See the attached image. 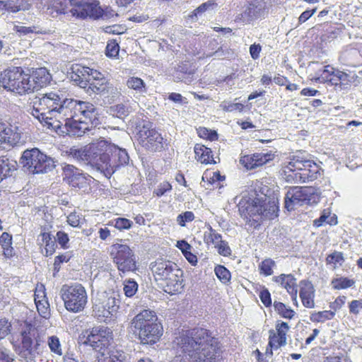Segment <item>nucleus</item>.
Wrapping results in <instances>:
<instances>
[{"label":"nucleus","instance_id":"19","mask_svg":"<svg viewBox=\"0 0 362 362\" xmlns=\"http://www.w3.org/2000/svg\"><path fill=\"white\" fill-rule=\"evenodd\" d=\"M344 29V26L342 24L336 23H326L320 25L318 30L320 33L316 37L317 44L320 48H322L328 42L340 35Z\"/></svg>","mask_w":362,"mask_h":362},{"label":"nucleus","instance_id":"34","mask_svg":"<svg viewBox=\"0 0 362 362\" xmlns=\"http://www.w3.org/2000/svg\"><path fill=\"white\" fill-rule=\"evenodd\" d=\"M102 354L105 356L103 362H124L127 358L125 352L117 346L110 349L107 354H105V351Z\"/></svg>","mask_w":362,"mask_h":362},{"label":"nucleus","instance_id":"62","mask_svg":"<svg viewBox=\"0 0 362 362\" xmlns=\"http://www.w3.org/2000/svg\"><path fill=\"white\" fill-rule=\"evenodd\" d=\"M48 344L50 350L59 355H62V351L60 349V342L59 339L55 336L49 337Z\"/></svg>","mask_w":362,"mask_h":362},{"label":"nucleus","instance_id":"20","mask_svg":"<svg viewBox=\"0 0 362 362\" xmlns=\"http://www.w3.org/2000/svg\"><path fill=\"white\" fill-rule=\"evenodd\" d=\"M196 69L193 62L184 60L176 64L173 69L172 76L176 82L189 83L194 80Z\"/></svg>","mask_w":362,"mask_h":362},{"label":"nucleus","instance_id":"12","mask_svg":"<svg viewBox=\"0 0 362 362\" xmlns=\"http://www.w3.org/2000/svg\"><path fill=\"white\" fill-rule=\"evenodd\" d=\"M268 12L265 0H245L235 16L234 21L242 25H250L265 18Z\"/></svg>","mask_w":362,"mask_h":362},{"label":"nucleus","instance_id":"31","mask_svg":"<svg viewBox=\"0 0 362 362\" xmlns=\"http://www.w3.org/2000/svg\"><path fill=\"white\" fill-rule=\"evenodd\" d=\"M17 163L6 156L0 157V182L12 175L17 168Z\"/></svg>","mask_w":362,"mask_h":362},{"label":"nucleus","instance_id":"52","mask_svg":"<svg viewBox=\"0 0 362 362\" xmlns=\"http://www.w3.org/2000/svg\"><path fill=\"white\" fill-rule=\"evenodd\" d=\"M110 114L114 117L122 119L129 115V108L124 104H118L110 109Z\"/></svg>","mask_w":362,"mask_h":362},{"label":"nucleus","instance_id":"42","mask_svg":"<svg viewBox=\"0 0 362 362\" xmlns=\"http://www.w3.org/2000/svg\"><path fill=\"white\" fill-rule=\"evenodd\" d=\"M354 284L355 281L348 277L335 278L331 281V285L335 290L346 289L353 286Z\"/></svg>","mask_w":362,"mask_h":362},{"label":"nucleus","instance_id":"44","mask_svg":"<svg viewBox=\"0 0 362 362\" xmlns=\"http://www.w3.org/2000/svg\"><path fill=\"white\" fill-rule=\"evenodd\" d=\"M126 84L129 88L133 89L137 92L144 93L146 91L145 83L139 77H129Z\"/></svg>","mask_w":362,"mask_h":362},{"label":"nucleus","instance_id":"14","mask_svg":"<svg viewBox=\"0 0 362 362\" xmlns=\"http://www.w3.org/2000/svg\"><path fill=\"white\" fill-rule=\"evenodd\" d=\"M319 198L311 187L295 186L289 188L285 197V208L291 211L297 206L318 202Z\"/></svg>","mask_w":362,"mask_h":362},{"label":"nucleus","instance_id":"32","mask_svg":"<svg viewBox=\"0 0 362 362\" xmlns=\"http://www.w3.org/2000/svg\"><path fill=\"white\" fill-rule=\"evenodd\" d=\"M196 158L202 163H215L211 148L201 144H196L194 148Z\"/></svg>","mask_w":362,"mask_h":362},{"label":"nucleus","instance_id":"56","mask_svg":"<svg viewBox=\"0 0 362 362\" xmlns=\"http://www.w3.org/2000/svg\"><path fill=\"white\" fill-rule=\"evenodd\" d=\"M218 253L223 257H229L232 254V250L226 240H221L215 245Z\"/></svg>","mask_w":362,"mask_h":362},{"label":"nucleus","instance_id":"46","mask_svg":"<svg viewBox=\"0 0 362 362\" xmlns=\"http://www.w3.org/2000/svg\"><path fill=\"white\" fill-rule=\"evenodd\" d=\"M276 335L279 336V345L285 346L286 344V332L289 329L287 322H281L276 325Z\"/></svg>","mask_w":362,"mask_h":362},{"label":"nucleus","instance_id":"36","mask_svg":"<svg viewBox=\"0 0 362 362\" xmlns=\"http://www.w3.org/2000/svg\"><path fill=\"white\" fill-rule=\"evenodd\" d=\"M88 145L83 148L72 146L67 148L64 153L66 156L77 161H83L87 163Z\"/></svg>","mask_w":362,"mask_h":362},{"label":"nucleus","instance_id":"7","mask_svg":"<svg viewBox=\"0 0 362 362\" xmlns=\"http://www.w3.org/2000/svg\"><path fill=\"white\" fill-rule=\"evenodd\" d=\"M157 320L155 312L149 310H144L132 320V328L142 344H153L162 336L163 327Z\"/></svg>","mask_w":362,"mask_h":362},{"label":"nucleus","instance_id":"17","mask_svg":"<svg viewBox=\"0 0 362 362\" xmlns=\"http://www.w3.org/2000/svg\"><path fill=\"white\" fill-rule=\"evenodd\" d=\"M111 335L112 332L107 327H93L88 334L84 344L101 351L109 346Z\"/></svg>","mask_w":362,"mask_h":362},{"label":"nucleus","instance_id":"18","mask_svg":"<svg viewBox=\"0 0 362 362\" xmlns=\"http://www.w3.org/2000/svg\"><path fill=\"white\" fill-rule=\"evenodd\" d=\"M114 16H118V14L110 7L103 8L100 6V2L98 0L87 1L86 11L81 12V19L88 18L93 20H107Z\"/></svg>","mask_w":362,"mask_h":362},{"label":"nucleus","instance_id":"48","mask_svg":"<svg viewBox=\"0 0 362 362\" xmlns=\"http://www.w3.org/2000/svg\"><path fill=\"white\" fill-rule=\"evenodd\" d=\"M209 232L204 233V240L208 244L216 245L218 242L222 240V235L217 233L210 225L208 226Z\"/></svg>","mask_w":362,"mask_h":362},{"label":"nucleus","instance_id":"55","mask_svg":"<svg viewBox=\"0 0 362 362\" xmlns=\"http://www.w3.org/2000/svg\"><path fill=\"white\" fill-rule=\"evenodd\" d=\"M35 300L39 315L45 319H48L50 317V310L48 302H41L40 300H37V299H35Z\"/></svg>","mask_w":362,"mask_h":362},{"label":"nucleus","instance_id":"15","mask_svg":"<svg viewBox=\"0 0 362 362\" xmlns=\"http://www.w3.org/2000/svg\"><path fill=\"white\" fill-rule=\"evenodd\" d=\"M111 255L118 270L122 273L136 270V259L134 252L127 245L115 244L112 246Z\"/></svg>","mask_w":362,"mask_h":362},{"label":"nucleus","instance_id":"4","mask_svg":"<svg viewBox=\"0 0 362 362\" xmlns=\"http://www.w3.org/2000/svg\"><path fill=\"white\" fill-rule=\"evenodd\" d=\"M87 151V164L103 171L106 177L129 163L126 149L105 140L88 144Z\"/></svg>","mask_w":362,"mask_h":362},{"label":"nucleus","instance_id":"22","mask_svg":"<svg viewBox=\"0 0 362 362\" xmlns=\"http://www.w3.org/2000/svg\"><path fill=\"white\" fill-rule=\"evenodd\" d=\"M27 71L30 77L29 82L32 88V93L49 85L52 78L49 71L45 67L35 69L33 70L32 73H30L29 69H27Z\"/></svg>","mask_w":362,"mask_h":362},{"label":"nucleus","instance_id":"61","mask_svg":"<svg viewBox=\"0 0 362 362\" xmlns=\"http://www.w3.org/2000/svg\"><path fill=\"white\" fill-rule=\"evenodd\" d=\"M198 133L200 137L207 139L210 141L218 139V134L214 130H209L205 127H202L199 128Z\"/></svg>","mask_w":362,"mask_h":362},{"label":"nucleus","instance_id":"35","mask_svg":"<svg viewBox=\"0 0 362 362\" xmlns=\"http://www.w3.org/2000/svg\"><path fill=\"white\" fill-rule=\"evenodd\" d=\"M0 245L3 249V254L6 258H11L14 255L12 247V235L4 232L0 236Z\"/></svg>","mask_w":362,"mask_h":362},{"label":"nucleus","instance_id":"16","mask_svg":"<svg viewBox=\"0 0 362 362\" xmlns=\"http://www.w3.org/2000/svg\"><path fill=\"white\" fill-rule=\"evenodd\" d=\"M118 303V300L112 296L95 303L93 306L94 317L100 322H110L114 320L119 308Z\"/></svg>","mask_w":362,"mask_h":362},{"label":"nucleus","instance_id":"24","mask_svg":"<svg viewBox=\"0 0 362 362\" xmlns=\"http://www.w3.org/2000/svg\"><path fill=\"white\" fill-rule=\"evenodd\" d=\"M299 296L304 307L313 308L315 307V289L312 282L308 279H303L299 282Z\"/></svg>","mask_w":362,"mask_h":362},{"label":"nucleus","instance_id":"25","mask_svg":"<svg viewBox=\"0 0 362 362\" xmlns=\"http://www.w3.org/2000/svg\"><path fill=\"white\" fill-rule=\"evenodd\" d=\"M276 283L280 284L291 296L292 300H296L298 294L297 279L292 274H281L272 278Z\"/></svg>","mask_w":362,"mask_h":362},{"label":"nucleus","instance_id":"3","mask_svg":"<svg viewBox=\"0 0 362 362\" xmlns=\"http://www.w3.org/2000/svg\"><path fill=\"white\" fill-rule=\"evenodd\" d=\"M237 206L248 230L258 229L264 219L272 220L279 216L278 203L264 193V187L258 182L247 187Z\"/></svg>","mask_w":362,"mask_h":362},{"label":"nucleus","instance_id":"13","mask_svg":"<svg viewBox=\"0 0 362 362\" xmlns=\"http://www.w3.org/2000/svg\"><path fill=\"white\" fill-rule=\"evenodd\" d=\"M63 180L69 186L78 188L81 192L89 194L97 185V181L90 175L72 165H66L63 168Z\"/></svg>","mask_w":362,"mask_h":362},{"label":"nucleus","instance_id":"51","mask_svg":"<svg viewBox=\"0 0 362 362\" xmlns=\"http://www.w3.org/2000/svg\"><path fill=\"white\" fill-rule=\"evenodd\" d=\"M219 107L225 112L238 111L240 112L243 110L244 105L240 103H232L224 100L220 103Z\"/></svg>","mask_w":362,"mask_h":362},{"label":"nucleus","instance_id":"58","mask_svg":"<svg viewBox=\"0 0 362 362\" xmlns=\"http://www.w3.org/2000/svg\"><path fill=\"white\" fill-rule=\"evenodd\" d=\"M194 219V213L190 211H187L177 216V222L180 226H185L187 223L192 222Z\"/></svg>","mask_w":362,"mask_h":362},{"label":"nucleus","instance_id":"26","mask_svg":"<svg viewBox=\"0 0 362 362\" xmlns=\"http://www.w3.org/2000/svg\"><path fill=\"white\" fill-rule=\"evenodd\" d=\"M274 158L272 153H255L252 155H247L243 157L242 162L247 168L253 169L261 166Z\"/></svg>","mask_w":362,"mask_h":362},{"label":"nucleus","instance_id":"57","mask_svg":"<svg viewBox=\"0 0 362 362\" xmlns=\"http://www.w3.org/2000/svg\"><path fill=\"white\" fill-rule=\"evenodd\" d=\"M36 26L26 27L23 25H14L13 30L20 36H25L30 33H42L40 30H37Z\"/></svg>","mask_w":362,"mask_h":362},{"label":"nucleus","instance_id":"5","mask_svg":"<svg viewBox=\"0 0 362 362\" xmlns=\"http://www.w3.org/2000/svg\"><path fill=\"white\" fill-rule=\"evenodd\" d=\"M155 280L163 287V291L170 295L182 292L183 271L172 261L159 259L150 265Z\"/></svg>","mask_w":362,"mask_h":362},{"label":"nucleus","instance_id":"6","mask_svg":"<svg viewBox=\"0 0 362 362\" xmlns=\"http://www.w3.org/2000/svg\"><path fill=\"white\" fill-rule=\"evenodd\" d=\"M322 170L313 160L293 156L281 172L283 178L288 182L305 183L317 180Z\"/></svg>","mask_w":362,"mask_h":362},{"label":"nucleus","instance_id":"45","mask_svg":"<svg viewBox=\"0 0 362 362\" xmlns=\"http://www.w3.org/2000/svg\"><path fill=\"white\" fill-rule=\"evenodd\" d=\"M216 6L217 4L214 1H207L195 8L190 15V17L194 18V17L197 18L198 16H201L205 11L213 10Z\"/></svg>","mask_w":362,"mask_h":362},{"label":"nucleus","instance_id":"60","mask_svg":"<svg viewBox=\"0 0 362 362\" xmlns=\"http://www.w3.org/2000/svg\"><path fill=\"white\" fill-rule=\"evenodd\" d=\"M112 222L114 223V226L120 230L129 229L133 224L131 220L126 218H117Z\"/></svg>","mask_w":362,"mask_h":362},{"label":"nucleus","instance_id":"23","mask_svg":"<svg viewBox=\"0 0 362 362\" xmlns=\"http://www.w3.org/2000/svg\"><path fill=\"white\" fill-rule=\"evenodd\" d=\"M89 67L84 66L81 64H73L71 67V71L68 72V76L70 80L74 84L78 86L80 88L86 89L88 85Z\"/></svg>","mask_w":362,"mask_h":362},{"label":"nucleus","instance_id":"37","mask_svg":"<svg viewBox=\"0 0 362 362\" xmlns=\"http://www.w3.org/2000/svg\"><path fill=\"white\" fill-rule=\"evenodd\" d=\"M33 0H21L18 1L7 0L6 1L5 11L16 13L21 10H28L30 7V2Z\"/></svg>","mask_w":362,"mask_h":362},{"label":"nucleus","instance_id":"64","mask_svg":"<svg viewBox=\"0 0 362 362\" xmlns=\"http://www.w3.org/2000/svg\"><path fill=\"white\" fill-rule=\"evenodd\" d=\"M56 241L60 245L61 247L63 249L69 248V238L68 234L64 231H58L56 235Z\"/></svg>","mask_w":362,"mask_h":362},{"label":"nucleus","instance_id":"30","mask_svg":"<svg viewBox=\"0 0 362 362\" xmlns=\"http://www.w3.org/2000/svg\"><path fill=\"white\" fill-rule=\"evenodd\" d=\"M327 83L334 86L336 88L339 87L340 90L346 89L351 85L349 74L334 69V73L332 74Z\"/></svg>","mask_w":362,"mask_h":362},{"label":"nucleus","instance_id":"33","mask_svg":"<svg viewBox=\"0 0 362 362\" xmlns=\"http://www.w3.org/2000/svg\"><path fill=\"white\" fill-rule=\"evenodd\" d=\"M88 81V85H87V88L85 89L88 94L91 95L95 93L105 95L108 93L110 83L107 80H105V81L100 80Z\"/></svg>","mask_w":362,"mask_h":362},{"label":"nucleus","instance_id":"28","mask_svg":"<svg viewBox=\"0 0 362 362\" xmlns=\"http://www.w3.org/2000/svg\"><path fill=\"white\" fill-rule=\"evenodd\" d=\"M10 124L0 122V143L10 146L16 145L20 140V134Z\"/></svg>","mask_w":362,"mask_h":362},{"label":"nucleus","instance_id":"50","mask_svg":"<svg viewBox=\"0 0 362 362\" xmlns=\"http://www.w3.org/2000/svg\"><path fill=\"white\" fill-rule=\"evenodd\" d=\"M214 272L217 278L223 284L230 281L231 275L229 270L223 265H217L214 269Z\"/></svg>","mask_w":362,"mask_h":362},{"label":"nucleus","instance_id":"2","mask_svg":"<svg viewBox=\"0 0 362 362\" xmlns=\"http://www.w3.org/2000/svg\"><path fill=\"white\" fill-rule=\"evenodd\" d=\"M177 340L183 356H176L170 362H220L222 358L220 341L207 329H187Z\"/></svg>","mask_w":362,"mask_h":362},{"label":"nucleus","instance_id":"39","mask_svg":"<svg viewBox=\"0 0 362 362\" xmlns=\"http://www.w3.org/2000/svg\"><path fill=\"white\" fill-rule=\"evenodd\" d=\"M42 241L45 243L46 256L52 255L55 252L56 238L50 233L42 231L40 233Z\"/></svg>","mask_w":362,"mask_h":362},{"label":"nucleus","instance_id":"21","mask_svg":"<svg viewBox=\"0 0 362 362\" xmlns=\"http://www.w3.org/2000/svg\"><path fill=\"white\" fill-rule=\"evenodd\" d=\"M35 333V329L30 323H27L25 327L22 329L21 332V344L15 346V351L18 355L26 356L32 354Z\"/></svg>","mask_w":362,"mask_h":362},{"label":"nucleus","instance_id":"53","mask_svg":"<svg viewBox=\"0 0 362 362\" xmlns=\"http://www.w3.org/2000/svg\"><path fill=\"white\" fill-rule=\"evenodd\" d=\"M275 266V262L270 259H266L263 260L259 266L260 273L263 274L264 276H270L273 274L272 268Z\"/></svg>","mask_w":362,"mask_h":362},{"label":"nucleus","instance_id":"40","mask_svg":"<svg viewBox=\"0 0 362 362\" xmlns=\"http://www.w3.org/2000/svg\"><path fill=\"white\" fill-rule=\"evenodd\" d=\"M325 223L331 226L336 225L337 223V216L334 214L331 216L329 211L324 210L320 216L314 221L313 225L316 227H320Z\"/></svg>","mask_w":362,"mask_h":362},{"label":"nucleus","instance_id":"29","mask_svg":"<svg viewBox=\"0 0 362 362\" xmlns=\"http://www.w3.org/2000/svg\"><path fill=\"white\" fill-rule=\"evenodd\" d=\"M29 74L25 72L23 68L21 71V77H18L16 84H13L11 91L19 95H24L32 93L30 83L29 82Z\"/></svg>","mask_w":362,"mask_h":362},{"label":"nucleus","instance_id":"27","mask_svg":"<svg viewBox=\"0 0 362 362\" xmlns=\"http://www.w3.org/2000/svg\"><path fill=\"white\" fill-rule=\"evenodd\" d=\"M21 66H12L1 73L0 83L4 89L11 91L18 77H21Z\"/></svg>","mask_w":362,"mask_h":362},{"label":"nucleus","instance_id":"41","mask_svg":"<svg viewBox=\"0 0 362 362\" xmlns=\"http://www.w3.org/2000/svg\"><path fill=\"white\" fill-rule=\"evenodd\" d=\"M273 305L275 311L284 318L291 320L296 314L293 310L287 308L286 305L281 302L274 301Z\"/></svg>","mask_w":362,"mask_h":362},{"label":"nucleus","instance_id":"63","mask_svg":"<svg viewBox=\"0 0 362 362\" xmlns=\"http://www.w3.org/2000/svg\"><path fill=\"white\" fill-rule=\"evenodd\" d=\"M259 297L262 303H263V305L265 307L268 308V307L272 306V301L271 293L267 288H264L259 292Z\"/></svg>","mask_w":362,"mask_h":362},{"label":"nucleus","instance_id":"47","mask_svg":"<svg viewBox=\"0 0 362 362\" xmlns=\"http://www.w3.org/2000/svg\"><path fill=\"white\" fill-rule=\"evenodd\" d=\"M334 73V68L330 65H327L322 69L317 72V77L315 78L316 82L327 83L332 74Z\"/></svg>","mask_w":362,"mask_h":362},{"label":"nucleus","instance_id":"38","mask_svg":"<svg viewBox=\"0 0 362 362\" xmlns=\"http://www.w3.org/2000/svg\"><path fill=\"white\" fill-rule=\"evenodd\" d=\"M360 57V52L355 48H346L341 54L340 59L346 65H354Z\"/></svg>","mask_w":362,"mask_h":362},{"label":"nucleus","instance_id":"54","mask_svg":"<svg viewBox=\"0 0 362 362\" xmlns=\"http://www.w3.org/2000/svg\"><path fill=\"white\" fill-rule=\"evenodd\" d=\"M225 179V176H222L219 171L205 172L202 176L204 182L207 181L209 184L213 185L216 182L222 181Z\"/></svg>","mask_w":362,"mask_h":362},{"label":"nucleus","instance_id":"1","mask_svg":"<svg viewBox=\"0 0 362 362\" xmlns=\"http://www.w3.org/2000/svg\"><path fill=\"white\" fill-rule=\"evenodd\" d=\"M30 114L43 126L52 129L59 120L54 117H73L76 112L83 113L86 117L97 122L94 105L86 101L67 98L60 90L50 92L41 98H36L30 110Z\"/></svg>","mask_w":362,"mask_h":362},{"label":"nucleus","instance_id":"8","mask_svg":"<svg viewBox=\"0 0 362 362\" xmlns=\"http://www.w3.org/2000/svg\"><path fill=\"white\" fill-rule=\"evenodd\" d=\"M94 109L96 111L97 122L95 124H94L95 121L86 117L83 113L78 112L77 114L76 112V115L73 117H64L65 123L64 124L59 120L50 129L54 130L60 136L81 137L100 124L98 109L95 105Z\"/></svg>","mask_w":362,"mask_h":362},{"label":"nucleus","instance_id":"10","mask_svg":"<svg viewBox=\"0 0 362 362\" xmlns=\"http://www.w3.org/2000/svg\"><path fill=\"white\" fill-rule=\"evenodd\" d=\"M64 308L70 313L83 311L88 302L86 291L81 284H64L59 292Z\"/></svg>","mask_w":362,"mask_h":362},{"label":"nucleus","instance_id":"43","mask_svg":"<svg viewBox=\"0 0 362 362\" xmlns=\"http://www.w3.org/2000/svg\"><path fill=\"white\" fill-rule=\"evenodd\" d=\"M335 316L332 310H324L315 312L310 315V320L313 322H323L325 320H332Z\"/></svg>","mask_w":362,"mask_h":362},{"label":"nucleus","instance_id":"59","mask_svg":"<svg viewBox=\"0 0 362 362\" xmlns=\"http://www.w3.org/2000/svg\"><path fill=\"white\" fill-rule=\"evenodd\" d=\"M119 46L116 40L110 41L107 43L105 49V54L107 57H113L119 54Z\"/></svg>","mask_w":362,"mask_h":362},{"label":"nucleus","instance_id":"9","mask_svg":"<svg viewBox=\"0 0 362 362\" xmlns=\"http://www.w3.org/2000/svg\"><path fill=\"white\" fill-rule=\"evenodd\" d=\"M133 134L139 144L151 152H160L167 146L161 134L153 127V123L141 118H136L132 122Z\"/></svg>","mask_w":362,"mask_h":362},{"label":"nucleus","instance_id":"49","mask_svg":"<svg viewBox=\"0 0 362 362\" xmlns=\"http://www.w3.org/2000/svg\"><path fill=\"white\" fill-rule=\"evenodd\" d=\"M138 284L132 279H126L124 281V293L127 297L134 296L138 291Z\"/></svg>","mask_w":362,"mask_h":362},{"label":"nucleus","instance_id":"11","mask_svg":"<svg viewBox=\"0 0 362 362\" xmlns=\"http://www.w3.org/2000/svg\"><path fill=\"white\" fill-rule=\"evenodd\" d=\"M20 162L23 168L33 174L46 173L55 167L53 159L37 148L24 151Z\"/></svg>","mask_w":362,"mask_h":362}]
</instances>
